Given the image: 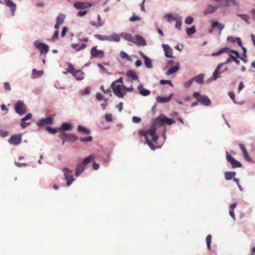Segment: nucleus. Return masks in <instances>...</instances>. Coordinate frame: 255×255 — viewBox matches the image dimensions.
<instances>
[{"label": "nucleus", "mask_w": 255, "mask_h": 255, "mask_svg": "<svg viewBox=\"0 0 255 255\" xmlns=\"http://www.w3.org/2000/svg\"><path fill=\"white\" fill-rule=\"evenodd\" d=\"M175 123V121L174 119L168 118L163 114L160 115L157 117L155 120L153 122L152 125L150 129L146 130H140L138 132L139 135L141 136H143L144 138V143H146L152 149L155 148V145L149 139L148 136L149 135L151 137L153 141H156L158 139V136L155 134L156 126L158 124L160 126H164L165 125H171Z\"/></svg>", "instance_id": "1"}, {"label": "nucleus", "mask_w": 255, "mask_h": 255, "mask_svg": "<svg viewBox=\"0 0 255 255\" xmlns=\"http://www.w3.org/2000/svg\"><path fill=\"white\" fill-rule=\"evenodd\" d=\"M123 78L121 77L114 81L112 84L113 92L119 98H123L124 97V94L122 93V90L125 88V86L123 85Z\"/></svg>", "instance_id": "2"}, {"label": "nucleus", "mask_w": 255, "mask_h": 255, "mask_svg": "<svg viewBox=\"0 0 255 255\" xmlns=\"http://www.w3.org/2000/svg\"><path fill=\"white\" fill-rule=\"evenodd\" d=\"M193 97L203 105L208 106L211 104L209 98L206 96H203L198 92H195L193 94Z\"/></svg>", "instance_id": "3"}, {"label": "nucleus", "mask_w": 255, "mask_h": 255, "mask_svg": "<svg viewBox=\"0 0 255 255\" xmlns=\"http://www.w3.org/2000/svg\"><path fill=\"white\" fill-rule=\"evenodd\" d=\"M15 111L19 115L22 116L26 113V106L24 103L19 100L14 105Z\"/></svg>", "instance_id": "4"}, {"label": "nucleus", "mask_w": 255, "mask_h": 255, "mask_svg": "<svg viewBox=\"0 0 255 255\" xmlns=\"http://www.w3.org/2000/svg\"><path fill=\"white\" fill-rule=\"evenodd\" d=\"M62 170L64 172L65 179L67 182L66 184L67 186L69 187L71 185L74 180V179L71 174L72 171L66 167L63 168Z\"/></svg>", "instance_id": "5"}, {"label": "nucleus", "mask_w": 255, "mask_h": 255, "mask_svg": "<svg viewBox=\"0 0 255 255\" xmlns=\"http://www.w3.org/2000/svg\"><path fill=\"white\" fill-rule=\"evenodd\" d=\"M34 45L40 51L41 54H46L49 51L48 46L44 43H40L36 40L34 42Z\"/></svg>", "instance_id": "6"}, {"label": "nucleus", "mask_w": 255, "mask_h": 255, "mask_svg": "<svg viewBox=\"0 0 255 255\" xmlns=\"http://www.w3.org/2000/svg\"><path fill=\"white\" fill-rule=\"evenodd\" d=\"M90 53L91 58L95 57L102 58L105 56L104 52L103 50L97 49V46H94L91 48Z\"/></svg>", "instance_id": "7"}, {"label": "nucleus", "mask_w": 255, "mask_h": 255, "mask_svg": "<svg viewBox=\"0 0 255 255\" xmlns=\"http://www.w3.org/2000/svg\"><path fill=\"white\" fill-rule=\"evenodd\" d=\"M226 158L227 161L231 164L233 168L242 167V164L229 154L228 151H226Z\"/></svg>", "instance_id": "8"}, {"label": "nucleus", "mask_w": 255, "mask_h": 255, "mask_svg": "<svg viewBox=\"0 0 255 255\" xmlns=\"http://www.w3.org/2000/svg\"><path fill=\"white\" fill-rule=\"evenodd\" d=\"M22 138L20 134L12 135L8 139V142L13 145H17L21 142Z\"/></svg>", "instance_id": "9"}, {"label": "nucleus", "mask_w": 255, "mask_h": 255, "mask_svg": "<svg viewBox=\"0 0 255 255\" xmlns=\"http://www.w3.org/2000/svg\"><path fill=\"white\" fill-rule=\"evenodd\" d=\"M53 123V118L48 117L40 119L37 123V126L39 127H42L47 125H51Z\"/></svg>", "instance_id": "10"}, {"label": "nucleus", "mask_w": 255, "mask_h": 255, "mask_svg": "<svg viewBox=\"0 0 255 255\" xmlns=\"http://www.w3.org/2000/svg\"><path fill=\"white\" fill-rule=\"evenodd\" d=\"M92 3L88 2L78 1L74 4V6L77 9H84L92 6Z\"/></svg>", "instance_id": "11"}, {"label": "nucleus", "mask_w": 255, "mask_h": 255, "mask_svg": "<svg viewBox=\"0 0 255 255\" xmlns=\"http://www.w3.org/2000/svg\"><path fill=\"white\" fill-rule=\"evenodd\" d=\"M219 7V6L217 5H213L212 4H209L207 5V6L203 10V13L204 15L213 13Z\"/></svg>", "instance_id": "12"}, {"label": "nucleus", "mask_w": 255, "mask_h": 255, "mask_svg": "<svg viewBox=\"0 0 255 255\" xmlns=\"http://www.w3.org/2000/svg\"><path fill=\"white\" fill-rule=\"evenodd\" d=\"M227 51H229L230 52L235 54L236 55V56H237V57H240V54L238 52V51H237L236 50H231L230 48H227V47L221 48V49H220V50L218 52L213 53L212 55H213V56L219 55L221 54H222V53Z\"/></svg>", "instance_id": "13"}, {"label": "nucleus", "mask_w": 255, "mask_h": 255, "mask_svg": "<svg viewBox=\"0 0 255 255\" xmlns=\"http://www.w3.org/2000/svg\"><path fill=\"white\" fill-rule=\"evenodd\" d=\"M138 46H144L146 45V41L144 39L139 35H135V39L134 38V42Z\"/></svg>", "instance_id": "14"}, {"label": "nucleus", "mask_w": 255, "mask_h": 255, "mask_svg": "<svg viewBox=\"0 0 255 255\" xmlns=\"http://www.w3.org/2000/svg\"><path fill=\"white\" fill-rule=\"evenodd\" d=\"M162 46L163 48L165 56L168 58L172 57V48L167 44H163Z\"/></svg>", "instance_id": "15"}, {"label": "nucleus", "mask_w": 255, "mask_h": 255, "mask_svg": "<svg viewBox=\"0 0 255 255\" xmlns=\"http://www.w3.org/2000/svg\"><path fill=\"white\" fill-rule=\"evenodd\" d=\"M32 118L31 114H27L24 118L21 119L20 122V126L22 128H25L27 125L29 124V122H27V120H30Z\"/></svg>", "instance_id": "16"}, {"label": "nucleus", "mask_w": 255, "mask_h": 255, "mask_svg": "<svg viewBox=\"0 0 255 255\" xmlns=\"http://www.w3.org/2000/svg\"><path fill=\"white\" fill-rule=\"evenodd\" d=\"M239 145L243 153L244 156L246 160L249 162H252L253 160L252 158L249 156L245 145L242 143H240Z\"/></svg>", "instance_id": "17"}, {"label": "nucleus", "mask_w": 255, "mask_h": 255, "mask_svg": "<svg viewBox=\"0 0 255 255\" xmlns=\"http://www.w3.org/2000/svg\"><path fill=\"white\" fill-rule=\"evenodd\" d=\"M212 27L213 28H217L219 30V34H221V31L225 27V25L224 24L220 23L218 21H212Z\"/></svg>", "instance_id": "18"}, {"label": "nucleus", "mask_w": 255, "mask_h": 255, "mask_svg": "<svg viewBox=\"0 0 255 255\" xmlns=\"http://www.w3.org/2000/svg\"><path fill=\"white\" fill-rule=\"evenodd\" d=\"M5 4L11 9L12 15H14V12L16 10V5L10 0H6L5 1Z\"/></svg>", "instance_id": "19"}, {"label": "nucleus", "mask_w": 255, "mask_h": 255, "mask_svg": "<svg viewBox=\"0 0 255 255\" xmlns=\"http://www.w3.org/2000/svg\"><path fill=\"white\" fill-rule=\"evenodd\" d=\"M72 75L77 80H82L84 78V73L82 72L81 70H77Z\"/></svg>", "instance_id": "20"}, {"label": "nucleus", "mask_w": 255, "mask_h": 255, "mask_svg": "<svg viewBox=\"0 0 255 255\" xmlns=\"http://www.w3.org/2000/svg\"><path fill=\"white\" fill-rule=\"evenodd\" d=\"M85 168V166L84 165V164H82V163L79 164L76 168V172H75V175L76 176H80L81 173L83 172Z\"/></svg>", "instance_id": "21"}, {"label": "nucleus", "mask_w": 255, "mask_h": 255, "mask_svg": "<svg viewBox=\"0 0 255 255\" xmlns=\"http://www.w3.org/2000/svg\"><path fill=\"white\" fill-rule=\"evenodd\" d=\"M137 89L139 92V93L142 96H146L150 94V91L148 90L145 89L143 88L142 84L139 85L138 86Z\"/></svg>", "instance_id": "22"}, {"label": "nucleus", "mask_w": 255, "mask_h": 255, "mask_svg": "<svg viewBox=\"0 0 255 255\" xmlns=\"http://www.w3.org/2000/svg\"><path fill=\"white\" fill-rule=\"evenodd\" d=\"M238 57L237 56H234L230 54L229 58L226 60V61L224 63L225 64H228L234 61L237 64H240V61L237 59Z\"/></svg>", "instance_id": "23"}, {"label": "nucleus", "mask_w": 255, "mask_h": 255, "mask_svg": "<svg viewBox=\"0 0 255 255\" xmlns=\"http://www.w3.org/2000/svg\"><path fill=\"white\" fill-rule=\"evenodd\" d=\"M72 129V126L70 124L64 123L62 124L59 130L62 131H69Z\"/></svg>", "instance_id": "24"}, {"label": "nucleus", "mask_w": 255, "mask_h": 255, "mask_svg": "<svg viewBox=\"0 0 255 255\" xmlns=\"http://www.w3.org/2000/svg\"><path fill=\"white\" fill-rule=\"evenodd\" d=\"M171 98V96H170L167 97H164L158 96L156 98V101L158 103H166L170 101Z\"/></svg>", "instance_id": "25"}, {"label": "nucleus", "mask_w": 255, "mask_h": 255, "mask_svg": "<svg viewBox=\"0 0 255 255\" xmlns=\"http://www.w3.org/2000/svg\"><path fill=\"white\" fill-rule=\"evenodd\" d=\"M77 130L79 132H82L87 135H89L91 133V131L90 129L82 127L81 125H79L77 128Z\"/></svg>", "instance_id": "26"}, {"label": "nucleus", "mask_w": 255, "mask_h": 255, "mask_svg": "<svg viewBox=\"0 0 255 255\" xmlns=\"http://www.w3.org/2000/svg\"><path fill=\"white\" fill-rule=\"evenodd\" d=\"M95 158V155L92 154L84 159L82 164L86 166L88 163H90Z\"/></svg>", "instance_id": "27"}, {"label": "nucleus", "mask_w": 255, "mask_h": 255, "mask_svg": "<svg viewBox=\"0 0 255 255\" xmlns=\"http://www.w3.org/2000/svg\"><path fill=\"white\" fill-rule=\"evenodd\" d=\"M236 172H226L225 173V178L227 180H230L232 179H233L235 175H236Z\"/></svg>", "instance_id": "28"}, {"label": "nucleus", "mask_w": 255, "mask_h": 255, "mask_svg": "<svg viewBox=\"0 0 255 255\" xmlns=\"http://www.w3.org/2000/svg\"><path fill=\"white\" fill-rule=\"evenodd\" d=\"M126 75L128 77L131 78L133 80L138 79V77L136 75L135 72L133 70H129L127 71Z\"/></svg>", "instance_id": "29"}, {"label": "nucleus", "mask_w": 255, "mask_h": 255, "mask_svg": "<svg viewBox=\"0 0 255 255\" xmlns=\"http://www.w3.org/2000/svg\"><path fill=\"white\" fill-rule=\"evenodd\" d=\"M193 81H195L198 84H201L203 83L204 81V75L203 74H199L196 77L193 78Z\"/></svg>", "instance_id": "30"}, {"label": "nucleus", "mask_w": 255, "mask_h": 255, "mask_svg": "<svg viewBox=\"0 0 255 255\" xmlns=\"http://www.w3.org/2000/svg\"><path fill=\"white\" fill-rule=\"evenodd\" d=\"M122 36H123V37L124 39H125L126 40H127L128 41H130V42H134V38L129 33H123L122 34Z\"/></svg>", "instance_id": "31"}, {"label": "nucleus", "mask_w": 255, "mask_h": 255, "mask_svg": "<svg viewBox=\"0 0 255 255\" xmlns=\"http://www.w3.org/2000/svg\"><path fill=\"white\" fill-rule=\"evenodd\" d=\"M179 69V67L178 66H174L171 68H170L166 72V75H171L175 72H176Z\"/></svg>", "instance_id": "32"}, {"label": "nucleus", "mask_w": 255, "mask_h": 255, "mask_svg": "<svg viewBox=\"0 0 255 255\" xmlns=\"http://www.w3.org/2000/svg\"><path fill=\"white\" fill-rule=\"evenodd\" d=\"M164 18L167 19L169 22H171L173 21L176 20L177 18L174 16L172 14H166L164 15Z\"/></svg>", "instance_id": "33"}, {"label": "nucleus", "mask_w": 255, "mask_h": 255, "mask_svg": "<svg viewBox=\"0 0 255 255\" xmlns=\"http://www.w3.org/2000/svg\"><path fill=\"white\" fill-rule=\"evenodd\" d=\"M67 64H68V66L67 71L72 75L74 74V73H75L77 70L75 69L74 66L72 64L70 63H67Z\"/></svg>", "instance_id": "34"}, {"label": "nucleus", "mask_w": 255, "mask_h": 255, "mask_svg": "<svg viewBox=\"0 0 255 255\" xmlns=\"http://www.w3.org/2000/svg\"><path fill=\"white\" fill-rule=\"evenodd\" d=\"M64 15L62 14H59L56 17V22L62 24L64 23Z\"/></svg>", "instance_id": "35"}, {"label": "nucleus", "mask_w": 255, "mask_h": 255, "mask_svg": "<svg viewBox=\"0 0 255 255\" xmlns=\"http://www.w3.org/2000/svg\"><path fill=\"white\" fill-rule=\"evenodd\" d=\"M144 60V64L147 68H151L152 67V61L148 57L145 58Z\"/></svg>", "instance_id": "36"}, {"label": "nucleus", "mask_w": 255, "mask_h": 255, "mask_svg": "<svg viewBox=\"0 0 255 255\" xmlns=\"http://www.w3.org/2000/svg\"><path fill=\"white\" fill-rule=\"evenodd\" d=\"M112 41L118 42L120 41V37L119 34L115 33H112Z\"/></svg>", "instance_id": "37"}, {"label": "nucleus", "mask_w": 255, "mask_h": 255, "mask_svg": "<svg viewBox=\"0 0 255 255\" xmlns=\"http://www.w3.org/2000/svg\"><path fill=\"white\" fill-rule=\"evenodd\" d=\"M120 55L121 57L123 59L126 58V59H127L128 61L131 60V58H130V56H128V54L126 52H125L123 51H122L120 52Z\"/></svg>", "instance_id": "38"}, {"label": "nucleus", "mask_w": 255, "mask_h": 255, "mask_svg": "<svg viewBox=\"0 0 255 255\" xmlns=\"http://www.w3.org/2000/svg\"><path fill=\"white\" fill-rule=\"evenodd\" d=\"M211 239L212 236L211 235H208L206 238V241L207 245V248L210 250L211 249Z\"/></svg>", "instance_id": "39"}, {"label": "nucleus", "mask_w": 255, "mask_h": 255, "mask_svg": "<svg viewBox=\"0 0 255 255\" xmlns=\"http://www.w3.org/2000/svg\"><path fill=\"white\" fill-rule=\"evenodd\" d=\"M186 31L188 35H191L196 32L195 27L193 26L191 28H187Z\"/></svg>", "instance_id": "40"}, {"label": "nucleus", "mask_w": 255, "mask_h": 255, "mask_svg": "<svg viewBox=\"0 0 255 255\" xmlns=\"http://www.w3.org/2000/svg\"><path fill=\"white\" fill-rule=\"evenodd\" d=\"M182 25V20L180 17L178 18L176 20L175 27L179 30L181 29V26Z\"/></svg>", "instance_id": "41"}, {"label": "nucleus", "mask_w": 255, "mask_h": 255, "mask_svg": "<svg viewBox=\"0 0 255 255\" xmlns=\"http://www.w3.org/2000/svg\"><path fill=\"white\" fill-rule=\"evenodd\" d=\"M71 134H68L64 132H62L59 134V137L62 138L63 139H66V137H71Z\"/></svg>", "instance_id": "42"}, {"label": "nucleus", "mask_w": 255, "mask_h": 255, "mask_svg": "<svg viewBox=\"0 0 255 255\" xmlns=\"http://www.w3.org/2000/svg\"><path fill=\"white\" fill-rule=\"evenodd\" d=\"M238 16L245 20L247 23H249V22L248 21L249 19V15L246 14H239Z\"/></svg>", "instance_id": "43"}, {"label": "nucleus", "mask_w": 255, "mask_h": 255, "mask_svg": "<svg viewBox=\"0 0 255 255\" xmlns=\"http://www.w3.org/2000/svg\"><path fill=\"white\" fill-rule=\"evenodd\" d=\"M232 41L233 42H237V43L238 44V45L240 46V47H242V42L240 39V38L239 37H236V38H233V40H232Z\"/></svg>", "instance_id": "44"}, {"label": "nucleus", "mask_w": 255, "mask_h": 255, "mask_svg": "<svg viewBox=\"0 0 255 255\" xmlns=\"http://www.w3.org/2000/svg\"><path fill=\"white\" fill-rule=\"evenodd\" d=\"M46 130L51 134H55L57 132V129L52 128L50 127H47L46 128Z\"/></svg>", "instance_id": "45"}, {"label": "nucleus", "mask_w": 255, "mask_h": 255, "mask_svg": "<svg viewBox=\"0 0 255 255\" xmlns=\"http://www.w3.org/2000/svg\"><path fill=\"white\" fill-rule=\"evenodd\" d=\"M105 119L107 122H112L113 121V117L112 115L111 114H106L105 115Z\"/></svg>", "instance_id": "46"}, {"label": "nucleus", "mask_w": 255, "mask_h": 255, "mask_svg": "<svg viewBox=\"0 0 255 255\" xmlns=\"http://www.w3.org/2000/svg\"><path fill=\"white\" fill-rule=\"evenodd\" d=\"M193 81V79H191V80L187 81L184 83V87L186 88H188L190 87Z\"/></svg>", "instance_id": "47"}, {"label": "nucleus", "mask_w": 255, "mask_h": 255, "mask_svg": "<svg viewBox=\"0 0 255 255\" xmlns=\"http://www.w3.org/2000/svg\"><path fill=\"white\" fill-rule=\"evenodd\" d=\"M106 35H102L100 34H95L94 35V37L102 41H104L105 40V37Z\"/></svg>", "instance_id": "48"}, {"label": "nucleus", "mask_w": 255, "mask_h": 255, "mask_svg": "<svg viewBox=\"0 0 255 255\" xmlns=\"http://www.w3.org/2000/svg\"><path fill=\"white\" fill-rule=\"evenodd\" d=\"M141 18L137 16H132L129 18V20L130 22H133L135 21L140 20Z\"/></svg>", "instance_id": "49"}, {"label": "nucleus", "mask_w": 255, "mask_h": 255, "mask_svg": "<svg viewBox=\"0 0 255 255\" xmlns=\"http://www.w3.org/2000/svg\"><path fill=\"white\" fill-rule=\"evenodd\" d=\"M8 135V132L0 129V136L2 137H6Z\"/></svg>", "instance_id": "50"}, {"label": "nucleus", "mask_w": 255, "mask_h": 255, "mask_svg": "<svg viewBox=\"0 0 255 255\" xmlns=\"http://www.w3.org/2000/svg\"><path fill=\"white\" fill-rule=\"evenodd\" d=\"M223 64H224V63L219 64L218 65V66L216 67V68L215 69L214 73L219 75L220 70L221 69L222 67L223 66Z\"/></svg>", "instance_id": "51"}, {"label": "nucleus", "mask_w": 255, "mask_h": 255, "mask_svg": "<svg viewBox=\"0 0 255 255\" xmlns=\"http://www.w3.org/2000/svg\"><path fill=\"white\" fill-rule=\"evenodd\" d=\"M223 64H224V63L219 64L218 65V66L216 67V68L215 69L214 73L219 75L220 70L221 69L222 67L223 66Z\"/></svg>", "instance_id": "52"}, {"label": "nucleus", "mask_w": 255, "mask_h": 255, "mask_svg": "<svg viewBox=\"0 0 255 255\" xmlns=\"http://www.w3.org/2000/svg\"><path fill=\"white\" fill-rule=\"evenodd\" d=\"M223 64H224V63L219 64L218 65V66L216 67V68L215 69L214 73L219 75L220 70L221 69L222 67L223 66Z\"/></svg>", "instance_id": "53"}, {"label": "nucleus", "mask_w": 255, "mask_h": 255, "mask_svg": "<svg viewBox=\"0 0 255 255\" xmlns=\"http://www.w3.org/2000/svg\"><path fill=\"white\" fill-rule=\"evenodd\" d=\"M193 21V17L191 16L187 17L185 21V22L187 24H191Z\"/></svg>", "instance_id": "54"}, {"label": "nucleus", "mask_w": 255, "mask_h": 255, "mask_svg": "<svg viewBox=\"0 0 255 255\" xmlns=\"http://www.w3.org/2000/svg\"><path fill=\"white\" fill-rule=\"evenodd\" d=\"M132 121L134 123H139L141 120L139 117L134 116L132 118Z\"/></svg>", "instance_id": "55"}, {"label": "nucleus", "mask_w": 255, "mask_h": 255, "mask_svg": "<svg viewBox=\"0 0 255 255\" xmlns=\"http://www.w3.org/2000/svg\"><path fill=\"white\" fill-rule=\"evenodd\" d=\"M43 71H37L36 69H33L32 70V74L33 75H37L38 76H41L43 74Z\"/></svg>", "instance_id": "56"}, {"label": "nucleus", "mask_w": 255, "mask_h": 255, "mask_svg": "<svg viewBox=\"0 0 255 255\" xmlns=\"http://www.w3.org/2000/svg\"><path fill=\"white\" fill-rule=\"evenodd\" d=\"M71 136H72V137L74 138L75 140L79 139L81 142H85V138H83L82 137H80L79 138L78 136H77L74 134H71Z\"/></svg>", "instance_id": "57"}, {"label": "nucleus", "mask_w": 255, "mask_h": 255, "mask_svg": "<svg viewBox=\"0 0 255 255\" xmlns=\"http://www.w3.org/2000/svg\"><path fill=\"white\" fill-rule=\"evenodd\" d=\"M160 84H163V85L165 84H168L172 86V82L170 80H160Z\"/></svg>", "instance_id": "58"}, {"label": "nucleus", "mask_w": 255, "mask_h": 255, "mask_svg": "<svg viewBox=\"0 0 255 255\" xmlns=\"http://www.w3.org/2000/svg\"><path fill=\"white\" fill-rule=\"evenodd\" d=\"M87 13V11H80L77 12V15L79 17H82Z\"/></svg>", "instance_id": "59"}, {"label": "nucleus", "mask_w": 255, "mask_h": 255, "mask_svg": "<svg viewBox=\"0 0 255 255\" xmlns=\"http://www.w3.org/2000/svg\"><path fill=\"white\" fill-rule=\"evenodd\" d=\"M68 31V28L66 26H64L63 29H62V32H61V36L62 37H64L65 35H66L67 32Z\"/></svg>", "instance_id": "60"}, {"label": "nucleus", "mask_w": 255, "mask_h": 255, "mask_svg": "<svg viewBox=\"0 0 255 255\" xmlns=\"http://www.w3.org/2000/svg\"><path fill=\"white\" fill-rule=\"evenodd\" d=\"M229 96L230 98L235 103V95L233 92H229Z\"/></svg>", "instance_id": "61"}, {"label": "nucleus", "mask_w": 255, "mask_h": 255, "mask_svg": "<svg viewBox=\"0 0 255 255\" xmlns=\"http://www.w3.org/2000/svg\"><path fill=\"white\" fill-rule=\"evenodd\" d=\"M4 87L7 91H10L11 90V88L8 82H5L4 83Z\"/></svg>", "instance_id": "62"}, {"label": "nucleus", "mask_w": 255, "mask_h": 255, "mask_svg": "<svg viewBox=\"0 0 255 255\" xmlns=\"http://www.w3.org/2000/svg\"><path fill=\"white\" fill-rule=\"evenodd\" d=\"M90 24L91 25H92L93 26H96V27H100V26H101L102 25H103V23L102 22H100V23H96L95 22H90Z\"/></svg>", "instance_id": "63"}, {"label": "nucleus", "mask_w": 255, "mask_h": 255, "mask_svg": "<svg viewBox=\"0 0 255 255\" xmlns=\"http://www.w3.org/2000/svg\"><path fill=\"white\" fill-rule=\"evenodd\" d=\"M96 98L100 101H101L103 99V95L99 93H97L96 94Z\"/></svg>", "instance_id": "64"}]
</instances>
